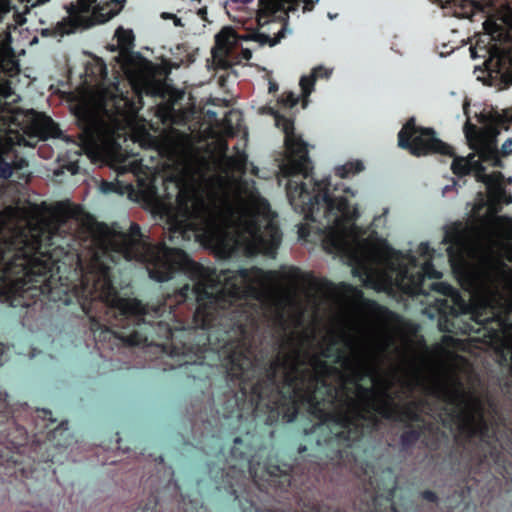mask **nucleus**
<instances>
[{"label":"nucleus","instance_id":"nucleus-1","mask_svg":"<svg viewBox=\"0 0 512 512\" xmlns=\"http://www.w3.org/2000/svg\"><path fill=\"white\" fill-rule=\"evenodd\" d=\"M121 256L144 263L150 278L158 282L168 281L176 273L186 275L192 286L184 285L180 295L185 300L194 299L199 305L212 303L223 295L228 296L231 303L252 304L253 312L259 313L270 304L283 282L306 284L304 297L306 307L311 311L307 320H335V287L325 278L304 273L293 266L283 271L263 270L257 266L218 271L214 266L192 260L181 248L167 246L165 241L149 242L144 239L137 223H131L128 232L122 234L118 249L103 239L96 241L87 263L77 254L82 290L78 302L87 320H102L96 312L98 308L105 309L106 314L111 311L115 320H128L129 317L145 320L147 306L136 298L121 297L115 285L111 265L117 264ZM266 320L305 319L280 315Z\"/></svg>","mask_w":512,"mask_h":512},{"label":"nucleus","instance_id":"nucleus-2","mask_svg":"<svg viewBox=\"0 0 512 512\" xmlns=\"http://www.w3.org/2000/svg\"><path fill=\"white\" fill-rule=\"evenodd\" d=\"M276 323L285 336L265 380L260 379L262 370L242 325L235 331L236 339L229 337L221 350L229 375L240 380L243 394H250L256 409L266 406L280 412L288 400L293 409L288 421L300 405H307L320 419H333L343 427L356 424L370 412L391 416L393 376L380 377L372 367L360 364L351 381L338 376L337 384L331 386L326 359L341 358L338 336L329 330L319 341L314 325L304 329L303 322Z\"/></svg>","mask_w":512,"mask_h":512},{"label":"nucleus","instance_id":"nucleus-3","mask_svg":"<svg viewBox=\"0 0 512 512\" xmlns=\"http://www.w3.org/2000/svg\"><path fill=\"white\" fill-rule=\"evenodd\" d=\"M57 229L33 226L0 241V300L30 308L49 288L68 250L55 243Z\"/></svg>","mask_w":512,"mask_h":512},{"label":"nucleus","instance_id":"nucleus-4","mask_svg":"<svg viewBox=\"0 0 512 512\" xmlns=\"http://www.w3.org/2000/svg\"><path fill=\"white\" fill-rule=\"evenodd\" d=\"M330 186L329 178H311L309 183L290 179L286 192L296 212L303 214L306 220L318 223L324 250L341 255L348 252L351 240L358 234L356 221L360 213L347 196L337 195L338 188L331 191Z\"/></svg>","mask_w":512,"mask_h":512},{"label":"nucleus","instance_id":"nucleus-5","mask_svg":"<svg viewBox=\"0 0 512 512\" xmlns=\"http://www.w3.org/2000/svg\"><path fill=\"white\" fill-rule=\"evenodd\" d=\"M176 202L167 220L170 242L194 240L214 248L226 246L223 209L215 195L194 184H184L179 187Z\"/></svg>","mask_w":512,"mask_h":512},{"label":"nucleus","instance_id":"nucleus-6","mask_svg":"<svg viewBox=\"0 0 512 512\" xmlns=\"http://www.w3.org/2000/svg\"><path fill=\"white\" fill-rule=\"evenodd\" d=\"M427 389L430 394L453 407L456 423L462 432L469 436L485 437L488 430L485 400L478 391L467 389L453 373L434 376Z\"/></svg>","mask_w":512,"mask_h":512},{"label":"nucleus","instance_id":"nucleus-7","mask_svg":"<svg viewBox=\"0 0 512 512\" xmlns=\"http://www.w3.org/2000/svg\"><path fill=\"white\" fill-rule=\"evenodd\" d=\"M407 258V264H395L394 290L407 296L427 295L428 281L440 279L442 273L436 270L432 260L419 265L415 256L408 254Z\"/></svg>","mask_w":512,"mask_h":512},{"label":"nucleus","instance_id":"nucleus-8","mask_svg":"<svg viewBox=\"0 0 512 512\" xmlns=\"http://www.w3.org/2000/svg\"><path fill=\"white\" fill-rule=\"evenodd\" d=\"M398 145L417 157L429 154L453 155V148L437 138L433 128L418 126L413 117L399 131Z\"/></svg>","mask_w":512,"mask_h":512},{"label":"nucleus","instance_id":"nucleus-9","mask_svg":"<svg viewBox=\"0 0 512 512\" xmlns=\"http://www.w3.org/2000/svg\"><path fill=\"white\" fill-rule=\"evenodd\" d=\"M68 16L55 26V33L64 36L79 29H88L104 23L107 18L100 13L97 0H77L67 7Z\"/></svg>","mask_w":512,"mask_h":512},{"label":"nucleus","instance_id":"nucleus-10","mask_svg":"<svg viewBox=\"0 0 512 512\" xmlns=\"http://www.w3.org/2000/svg\"><path fill=\"white\" fill-rule=\"evenodd\" d=\"M395 264L387 269H379L371 265L367 260L356 257L352 266V274L357 277L362 285L377 291H394Z\"/></svg>","mask_w":512,"mask_h":512},{"label":"nucleus","instance_id":"nucleus-11","mask_svg":"<svg viewBox=\"0 0 512 512\" xmlns=\"http://www.w3.org/2000/svg\"><path fill=\"white\" fill-rule=\"evenodd\" d=\"M246 231L250 235V248L253 253H261L274 258L282 242V232L274 222L261 226L256 220L247 223Z\"/></svg>","mask_w":512,"mask_h":512},{"label":"nucleus","instance_id":"nucleus-12","mask_svg":"<svg viewBox=\"0 0 512 512\" xmlns=\"http://www.w3.org/2000/svg\"><path fill=\"white\" fill-rule=\"evenodd\" d=\"M465 136L471 149L479 157V161L489 163L493 167L502 168L503 162L500 158L498 143L495 135H489L477 128L476 125L466 122L464 127Z\"/></svg>","mask_w":512,"mask_h":512},{"label":"nucleus","instance_id":"nucleus-13","mask_svg":"<svg viewBox=\"0 0 512 512\" xmlns=\"http://www.w3.org/2000/svg\"><path fill=\"white\" fill-rule=\"evenodd\" d=\"M426 290L427 295L430 291H435L444 296V298L436 300L437 310L440 314L437 320H449V316L457 317L469 310V304L459 290L446 282H431Z\"/></svg>","mask_w":512,"mask_h":512},{"label":"nucleus","instance_id":"nucleus-14","mask_svg":"<svg viewBox=\"0 0 512 512\" xmlns=\"http://www.w3.org/2000/svg\"><path fill=\"white\" fill-rule=\"evenodd\" d=\"M288 153L285 167L289 175H302L307 179L312 172L307 143L296 133L284 140Z\"/></svg>","mask_w":512,"mask_h":512},{"label":"nucleus","instance_id":"nucleus-15","mask_svg":"<svg viewBox=\"0 0 512 512\" xmlns=\"http://www.w3.org/2000/svg\"><path fill=\"white\" fill-rule=\"evenodd\" d=\"M77 125L80 129V139L85 145H95L102 134L100 120L88 111H82L77 115Z\"/></svg>","mask_w":512,"mask_h":512},{"label":"nucleus","instance_id":"nucleus-16","mask_svg":"<svg viewBox=\"0 0 512 512\" xmlns=\"http://www.w3.org/2000/svg\"><path fill=\"white\" fill-rule=\"evenodd\" d=\"M487 68L500 74L507 85L512 84V73L508 74L509 69H512V55L508 50L495 49L492 51Z\"/></svg>","mask_w":512,"mask_h":512},{"label":"nucleus","instance_id":"nucleus-17","mask_svg":"<svg viewBox=\"0 0 512 512\" xmlns=\"http://www.w3.org/2000/svg\"><path fill=\"white\" fill-rule=\"evenodd\" d=\"M473 165L472 173H474L477 182L484 183L489 188L498 186L499 199L505 201L507 204L512 202L511 198H506V191L500 186L504 178L501 172L496 171L487 174L485 166L479 160L475 161Z\"/></svg>","mask_w":512,"mask_h":512},{"label":"nucleus","instance_id":"nucleus-18","mask_svg":"<svg viewBox=\"0 0 512 512\" xmlns=\"http://www.w3.org/2000/svg\"><path fill=\"white\" fill-rule=\"evenodd\" d=\"M442 6L453 9L458 18H469L473 15L479 3L474 0H438Z\"/></svg>","mask_w":512,"mask_h":512},{"label":"nucleus","instance_id":"nucleus-19","mask_svg":"<svg viewBox=\"0 0 512 512\" xmlns=\"http://www.w3.org/2000/svg\"><path fill=\"white\" fill-rule=\"evenodd\" d=\"M500 326L501 336L497 348L500 350L501 355L505 360L508 358L512 362V324L507 325L509 322H498Z\"/></svg>","mask_w":512,"mask_h":512},{"label":"nucleus","instance_id":"nucleus-20","mask_svg":"<svg viewBox=\"0 0 512 512\" xmlns=\"http://www.w3.org/2000/svg\"><path fill=\"white\" fill-rule=\"evenodd\" d=\"M475 157L476 154L474 153L469 154L467 157H455L451 165L452 172L459 177L471 174L474 167L473 164L477 161Z\"/></svg>","mask_w":512,"mask_h":512},{"label":"nucleus","instance_id":"nucleus-21","mask_svg":"<svg viewBox=\"0 0 512 512\" xmlns=\"http://www.w3.org/2000/svg\"><path fill=\"white\" fill-rule=\"evenodd\" d=\"M115 36L117 37L118 46L122 52H129L133 49L135 38L132 30L119 27L115 32Z\"/></svg>","mask_w":512,"mask_h":512},{"label":"nucleus","instance_id":"nucleus-22","mask_svg":"<svg viewBox=\"0 0 512 512\" xmlns=\"http://www.w3.org/2000/svg\"><path fill=\"white\" fill-rule=\"evenodd\" d=\"M364 170V164L360 160L349 161L344 165L338 166L335 173L340 178H347Z\"/></svg>","mask_w":512,"mask_h":512},{"label":"nucleus","instance_id":"nucleus-23","mask_svg":"<svg viewBox=\"0 0 512 512\" xmlns=\"http://www.w3.org/2000/svg\"><path fill=\"white\" fill-rule=\"evenodd\" d=\"M275 124L284 132L285 139L295 134L294 121L291 118L277 114L275 116Z\"/></svg>","mask_w":512,"mask_h":512},{"label":"nucleus","instance_id":"nucleus-24","mask_svg":"<svg viewBox=\"0 0 512 512\" xmlns=\"http://www.w3.org/2000/svg\"><path fill=\"white\" fill-rule=\"evenodd\" d=\"M6 149L0 145V178L9 179L13 173V166L6 160Z\"/></svg>","mask_w":512,"mask_h":512},{"label":"nucleus","instance_id":"nucleus-25","mask_svg":"<svg viewBox=\"0 0 512 512\" xmlns=\"http://www.w3.org/2000/svg\"><path fill=\"white\" fill-rule=\"evenodd\" d=\"M285 36V29L282 27L275 37L271 38L268 34L258 32L255 35V40L261 44H269V46H275Z\"/></svg>","mask_w":512,"mask_h":512},{"label":"nucleus","instance_id":"nucleus-26","mask_svg":"<svg viewBox=\"0 0 512 512\" xmlns=\"http://www.w3.org/2000/svg\"><path fill=\"white\" fill-rule=\"evenodd\" d=\"M315 82V77H313L312 74L305 75L300 78L299 85L301 87L302 96L304 98H308L309 95L312 93V91L314 90Z\"/></svg>","mask_w":512,"mask_h":512},{"label":"nucleus","instance_id":"nucleus-27","mask_svg":"<svg viewBox=\"0 0 512 512\" xmlns=\"http://www.w3.org/2000/svg\"><path fill=\"white\" fill-rule=\"evenodd\" d=\"M277 471H279L278 468L268 469V470H261L258 467H255L254 464L250 465V473L252 477L254 478V481L258 483L260 480L264 478V474H267L269 477H275L277 476Z\"/></svg>","mask_w":512,"mask_h":512},{"label":"nucleus","instance_id":"nucleus-28","mask_svg":"<svg viewBox=\"0 0 512 512\" xmlns=\"http://www.w3.org/2000/svg\"><path fill=\"white\" fill-rule=\"evenodd\" d=\"M279 102L285 108H293L298 104L299 97L296 96L293 92H286L281 96Z\"/></svg>","mask_w":512,"mask_h":512},{"label":"nucleus","instance_id":"nucleus-29","mask_svg":"<svg viewBox=\"0 0 512 512\" xmlns=\"http://www.w3.org/2000/svg\"><path fill=\"white\" fill-rule=\"evenodd\" d=\"M445 240L447 242H450L452 245L447 249L448 251V254L450 257H453L455 252H454V246L453 245H461L462 244V240H461V236L458 232H451V233H447L446 236H445Z\"/></svg>","mask_w":512,"mask_h":512},{"label":"nucleus","instance_id":"nucleus-30","mask_svg":"<svg viewBox=\"0 0 512 512\" xmlns=\"http://www.w3.org/2000/svg\"><path fill=\"white\" fill-rule=\"evenodd\" d=\"M512 126V112L506 110L497 121V127L500 129L509 130Z\"/></svg>","mask_w":512,"mask_h":512},{"label":"nucleus","instance_id":"nucleus-31","mask_svg":"<svg viewBox=\"0 0 512 512\" xmlns=\"http://www.w3.org/2000/svg\"><path fill=\"white\" fill-rule=\"evenodd\" d=\"M331 73H332V71L327 69L324 66H317V67L313 68V70L311 72L313 77H315V80H317L318 78L328 79L330 77Z\"/></svg>","mask_w":512,"mask_h":512},{"label":"nucleus","instance_id":"nucleus-32","mask_svg":"<svg viewBox=\"0 0 512 512\" xmlns=\"http://www.w3.org/2000/svg\"><path fill=\"white\" fill-rule=\"evenodd\" d=\"M418 251L419 254L425 258V260H432L434 249H432L428 243H420Z\"/></svg>","mask_w":512,"mask_h":512},{"label":"nucleus","instance_id":"nucleus-33","mask_svg":"<svg viewBox=\"0 0 512 512\" xmlns=\"http://www.w3.org/2000/svg\"><path fill=\"white\" fill-rule=\"evenodd\" d=\"M121 339H123L129 345H138L142 342L141 337L136 332H132L127 337L121 336Z\"/></svg>","mask_w":512,"mask_h":512},{"label":"nucleus","instance_id":"nucleus-34","mask_svg":"<svg viewBox=\"0 0 512 512\" xmlns=\"http://www.w3.org/2000/svg\"><path fill=\"white\" fill-rule=\"evenodd\" d=\"M215 41H216V44L218 46H222V45H225V44L229 43V35H228V33L225 30H222L221 32H219L216 35Z\"/></svg>","mask_w":512,"mask_h":512},{"label":"nucleus","instance_id":"nucleus-35","mask_svg":"<svg viewBox=\"0 0 512 512\" xmlns=\"http://www.w3.org/2000/svg\"><path fill=\"white\" fill-rule=\"evenodd\" d=\"M150 145L155 149V151L158 153V155H162L164 152V146L159 142L157 138L151 137L148 135Z\"/></svg>","mask_w":512,"mask_h":512},{"label":"nucleus","instance_id":"nucleus-36","mask_svg":"<svg viewBox=\"0 0 512 512\" xmlns=\"http://www.w3.org/2000/svg\"><path fill=\"white\" fill-rule=\"evenodd\" d=\"M502 156H508L512 154V138H508L504 141L500 151Z\"/></svg>","mask_w":512,"mask_h":512},{"label":"nucleus","instance_id":"nucleus-37","mask_svg":"<svg viewBox=\"0 0 512 512\" xmlns=\"http://www.w3.org/2000/svg\"><path fill=\"white\" fill-rule=\"evenodd\" d=\"M356 291H357V293L360 295V297H361V299H362V303H363L364 305H366L369 309L374 310V309L378 308V305H377V303H376V302L371 301V300L364 299V298H363V294H362V292H361L360 290H356Z\"/></svg>","mask_w":512,"mask_h":512},{"label":"nucleus","instance_id":"nucleus-38","mask_svg":"<svg viewBox=\"0 0 512 512\" xmlns=\"http://www.w3.org/2000/svg\"><path fill=\"white\" fill-rule=\"evenodd\" d=\"M7 395L3 392H0V413H4L8 408L7 403Z\"/></svg>","mask_w":512,"mask_h":512},{"label":"nucleus","instance_id":"nucleus-39","mask_svg":"<svg viewBox=\"0 0 512 512\" xmlns=\"http://www.w3.org/2000/svg\"><path fill=\"white\" fill-rule=\"evenodd\" d=\"M485 29L493 36V34L496 32V30L499 28L496 23H488L485 22Z\"/></svg>","mask_w":512,"mask_h":512},{"label":"nucleus","instance_id":"nucleus-40","mask_svg":"<svg viewBox=\"0 0 512 512\" xmlns=\"http://www.w3.org/2000/svg\"><path fill=\"white\" fill-rule=\"evenodd\" d=\"M469 320H481L480 318L476 317V316H470L469 317ZM482 320H487V321H490V320H510L509 318H502L500 316H493V317H486V318H483Z\"/></svg>","mask_w":512,"mask_h":512},{"label":"nucleus","instance_id":"nucleus-41","mask_svg":"<svg viewBox=\"0 0 512 512\" xmlns=\"http://www.w3.org/2000/svg\"><path fill=\"white\" fill-rule=\"evenodd\" d=\"M318 0H304V10L311 11Z\"/></svg>","mask_w":512,"mask_h":512},{"label":"nucleus","instance_id":"nucleus-42","mask_svg":"<svg viewBox=\"0 0 512 512\" xmlns=\"http://www.w3.org/2000/svg\"><path fill=\"white\" fill-rule=\"evenodd\" d=\"M12 166L13 169H22L23 167L28 166V162L25 159L21 158L18 161L14 162Z\"/></svg>","mask_w":512,"mask_h":512},{"label":"nucleus","instance_id":"nucleus-43","mask_svg":"<svg viewBox=\"0 0 512 512\" xmlns=\"http://www.w3.org/2000/svg\"><path fill=\"white\" fill-rule=\"evenodd\" d=\"M4 59H5L4 49L0 45V68L3 67Z\"/></svg>","mask_w":512,"mask_h":512},{"label":"nucleus","instance_id":"nucleus-44","mask_svg":"<svg viewBox=\"0 0 512 512\" xmlns=\"http://www.w3.org/2000/svg\"><path fill=\"white\" fill-rule=\"evenodd\" d=\"M243 320H251V321H254V320H260L259 318H257L253 312H250L249 314L245 315V318Z\"/></svg>","mask_w":512,"mask_h":512},{"label":"nucleus","instance_id":"nucleus-45","mask_svg":"<svg viewBox=\"0 0 512 512\" xmlns=\"http://www.w3.org/2000/svg\"><path fill=\"white\" fill-rule=\"evenodd\" d=\"M171 17H173L175 26H182V21L180 18H178L176 15H171Z\"/></svg>","mask_w":512,"mask_h":512},{"label":"nucleus","instance_id":"nucleus-46","mask_svg":"<svg viewBox=\"0 0 512 512\" xmlns=\"http://www.w3.org/2000/svg\"><path fill=\"white\" fill-rule=\"evenodd\" d=\"M278 89V86L276 83L270 82L269 83V92L276 91Z\"/></svg>","mask_w":512,"mask_h":512},{"label":"nucleus","instance_id":"nucleus-47","mask_svg":"<svg viewBox=\"0 0 512 512\" xmlns=\"http://www.w3.org/2000/svg\"><path fill=\"white\" fill-rule=\"evenodd\" d=\"M171 15H172L171 13L164 12L162 14V18H164V19H173V17H171Z\"/></svg>","mask_w":512,"mask_h":512},{"label":"nucleus","instance_id":"nucleus-48","mask_svg":"<svg viewBox=\"0 0 512 512\" xmlns=\"http://www.w3.org/2000/svg\"><path fill=\"white\" fill-rule=\"evenodd\" d=\"M191 320L196 321V320H207V319L206 318H199L197 314H194Z\"/></svg>","mask_w":512,"mask_h":512},{"label":"nucleus","instance_id":"nucleus-49","mask_svg":"<svg viewBox=\"0 0 512 512\" xmlns=\"http://www.w3.org/2000/svg\"><path fill=\"white\" fill-rule=\"evenodd\" d=\"M232 114H233V113H232V112H230L228 115H226V116H225V122H226L228 125H230V124H229V122H230V116H231Z\"/></svg>","mask_w":512,"mask_h":512},{"label":"nucleus","instance_id":"nucleus-50","mask_svg":"<svg viewBox=\"0 0 512 512\" xmlns=\"http://www.w3.org/2000/svg\"><path fill=\"white\" fill-rule=\"evenodd\" d=\"M101 334H104V337H106V336H111L112 332H110L109 330H105V331H101Z\"/></svg>","mask_w":512,"mask_h":512},{"label":"nucleus","instance_id":"nucleus-51","mask_svg":"<svg viewBox=\"0 0 512 512\" xmlns=\"http://www.w3.org/2000/svg\"><path fill=\"white\" fill-rule=\"evenodd\" d=\"M344 193H349L351 196H354V193L351 192L350 188H346L343 190Z\"/></svg>","mask_w":512,"mask_h":512},{"label":"nucleus","instance_id":"nucleus-52","mask_svg":"<svg viewBox=\"0 0 512 512\" xmlns=\"http://www.w3.org/2000/svg\"><path fill=\"white\" fill-rule=\"evenodd\" d=\"M240 1H241L242 3H244V4H248V3L252 2L253 0H240Z\"/></svg>","mask_w":512,"mask_h":512},{"label":"nucleus","instance_id":"nucleus-53","mask_svg":"<svg viewBox=\"0 0 512 512\" xmlns=\"http://www.w3.org/2000/svg\"><path fill=\"white\" fill-rule=\"evenodd\" d=\"M206 13L205 10L199 9V14Z\"/></svg>","mask_w":512,"mask_h":512},{"label":"nucleus","instance_id":"nucleus-54","mask_svg":"<svg viewBox=\"0 0 512 512\" xmlns=\"http://www.w3.org/2000/svg\"><path fill=\"white\" fill-rule=\"evenodd\" d=\"M300 235L303 236L304 235V229H301L300 231Z\"/></svg>","mask_w":512,"mask_h":512},{"label":"nucleus","instance_id":"nucleus-55","mask_svg":"<svg viewBox=\"0 0 512 512\" xmlns=\"http://www.w3.org/2000/svg\"><path fill=\"white\" fill-rule=\"evenodd\" d=\"M429 318H430V320H434V316L433 315H430Z\"/></svg>","mask_w":512,"mask_h":512},{"label":"nucleus","instance_id":"nucleus-56","mask_svg":"<svg viewBox=\"0 0 512 512\" xmlns=\"http://www.w3.org/2000/svg\"><path fill=\"white\" fill-rule=\"evenodd\" d=\"M2 348H3V345L0 344V353H2Z\"/></svg>","mask_w":512,"mask_h":512}]
</instances>
